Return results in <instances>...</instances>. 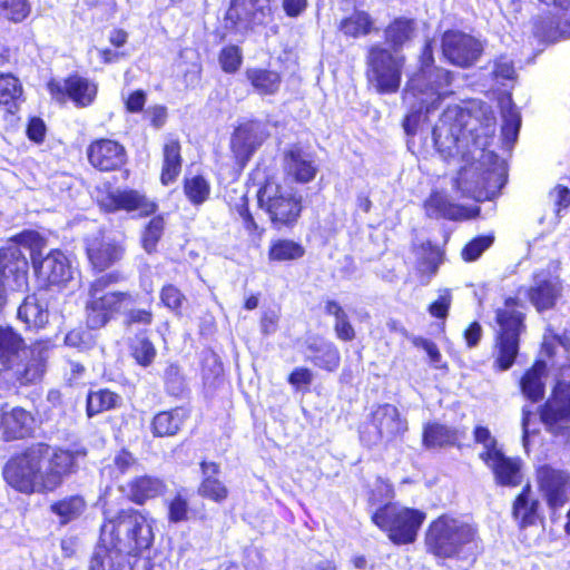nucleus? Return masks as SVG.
<instances>
[{"mask_svg":"<svg viewBox=\"0 0 570 570\" xmlns=\"http://www.w3.org/2000/svg\"><path fill=\"white\" fill-rule=\"evenodd\" d=\"M495 132V117L492 109L480 106L473 115L459 106L448 107L433 128V140L438 151L444 157L464 156L472 142L482 153L484 160L494 159V171H504V164L493 153L485 151Z\"/></svg>","mask_w":570,"mask_h":570,"instance_id":"f257e3e1","label":"nucleus"},{"mask_svg":"<svg viewBox=\"0 0 570 570\" xmlns=\"http://www.w3.org/2000/svg\"><path fill=\"white\" fill-rule=\"evenodd\" d=\"M79 454L38 444L11 459L3 469V476L10 487L22 493L52 492L76 471Z\"/></svg>","mask_w":570,"mask_h":570,"instance_id":"f03ea898","label":"nucleus"},{"mask_svg":"<svg viewBox=\"0 0 570 570\" xmlns=\"http://www.w3.org/2000/svg\"><path fill=\"white\" fill-rule=\"evenodd\" d=\"M433 56L430 45H426L420 58L421 67L406 82L403 92V102L409 108L404 127L410 132V126L416 125L423 111L429 114L451 94L450 72L433 66Z\"/></svg>","mask_w":570,"mask_h":570,"instance_id":"7ed1b4c3","label":"nucleus"},{"mask_svg":"<svg viewBox=\"0 0 570 570\" xmlns=\"http://www.w3.org/2000/svg\"><path fill=\"white\" fill-rule=\"evenodd\" d=\"M100 530V543L130 552L148 549L154 541L151 524L140 512L128 509L105 510Z\"/></svg>","mask_w":570,"mask_h":570,"instance_id":"20e7f679","label":"nucleus"},{"mask_svg":"<svg viewBox=\"0 0 570 570\" xmlns=\"http://www.w3.org/2000/svg\"><path fill=\"white\" fill-rule=\"evenodd\" d=\"M476 528L459 518L441 515L425 533L428 552L440 559L463 558L478 547Z\"/></svg>","mask_w":570,"mask_h":570,"instance_id":"39448f33","label":"nucleus"},{"mask_svg":"<svg viewBox=\"0 0 570 570\" xmlns=\"http://www.w3.org/2000/svg\"><path fill=\"white\" fill-rule=\"evenodd\" d=\"M48 343H36L29 351L30 358L23 363L21 355H27L23 338L9 326H0V363L12 371V376L21 384L38 381L45 373L48 357Z\"/></svg>","mask_w":570,"mask_h":570,"instance_id":"423d86ee","label":"nucleus"},{"mask_svg":"<svg viewBox=\"0 0 570 570\" xmlns=\"http://www.w3.org/2000/svg\"><path fill=\"white\" fill-rule=\"evenodd\" d=\"M494 363L501 371L509 370L519 352V336L523 331V314L517 308V301L509 298L497 309Z\"/></svg>","mask_w":570,"mask_h":570,"instance_id":"0eeeda50","label":"nucleus"},{"mask_svg":"<svg viewBox=\"0 0 570 570\" xmlns=\"http://www.w3.org/2000/svg\"><path fill=\"white\" fill-rule=\"evenodd\" d=\"M425 519V512L397 503H386L372 514L374 524L399 546L413 543Z\"/></svg>","mask_w":570,"mask_h":570,"instance_id":"6e6552de","label":"nucleus"},{"mask_svg":"<svg viewBox=\"0 0 570 570\" xmlns=\"http://www.w3.org/2000/svg\"><path fill=\"white\" fill-rule=\"evenodd\" d=\"M119 281V274L109 273L96 278L89 287V298L86 304L87 324L90 328L104 327L121 308L132 302V296L126 292H108L107 288Z\"/></svg>","mask_w":570,"mask_h":570,"instance_id":"1a4fd4ad","label":"nucleus"},{"mask_svg":"<svg viewBox=\"0 0 570 570\" xmlns=\"http://www.w3.org/2000/svg\"><path fill=\"white\" fill-rule=\"evenodd\" d=\"M259 207L277 226H293L298 220L303 206L302 196L292 187L268 179L257 193Z\"/></svg>","mask_w":570,"mask_h":570,"instance_id":"9d476101","label":"nucleus"},{"mask_svg":"<svg viewBox=\"0 0 570 570\" xmlns=\"http://www.w3.org/2000/svg\"><path fill=\"white\" fill-rule=\"evenodd\" d=\"M370 82L379 92H396L401 83L404 57L393 55L381 46H372L367 55Z\"/></svg>","mask_w":570,"mask_h":570,"instance_id":"9b49d317","label":"nucleus"},{"mask_svg":"<svg viewBox=\"0 0 570 570\" xmlns=\"http://www.w3.org/2000/svg\"><path fill=\"white\" fill-rule=\"evenodd\" d=\"M32 267L43 287L65 288L76 282L77 268L61 250H51L46 256L32 254Z\"/></svg>","mask_w":570,"mask_h":570,"instance_id":"f8f14e48","label":"nucleus"},{"mask_svg":"<svg viewBox=\"0 0 570 570\" xmlns=\"http://www.w3.org/2000/svg\"><path fill=\"white\" fill-rule=\"evenodd\" d=\"M97 202L106 212H138L140 216H148L157 210L156 203L134 189H115L107 186L98 189Z\"/></svg>","mask_w":570,"mask_h":570,"instance_id":"ddd939ff","label":"nucleus"},{"mask_svg":"<svg viewBox=\"0 0 570 570\" xmlns=\"http://www.w3.org/2000/svg\"><path fill=\"white\" fill-rule=\"evenodd\" d=\"M268 136L267 126L262 122L240 124L230 138V149L237 163L245 166Z\"/></svg>","mask_w":570,"mask_h":570,"instance_id":"4468645a","label":"nucleus"},{"mask_svg":"<svg viewBox=\"0 0 570 570\" xmlns=\"http://www.w3.org/2000/svg\"><path fill=\"white\" fill-rule=\"evenodd\" d=\"M371 426L375 430L374 435L366 431L362 432V439L370 444L383 439L391 441L403 435L407 430L406 421L401 417L399 410L391 404L379 406L373 412Z\"/></svg>","mask_w":570,"mask_h":570,"instance_id":"2eb2a0df","label":"nucleus"},{"mask_svg":"<svg viewBox=\"0 0 570 570\" xmlns=\"http://www.w3.org/2000/svg\"><path fill=\"white\" fill-rule=\"evenodd\" d=\"M272 0H233L226 19L239 28L267 24L273 20Z\"/></svg>","mask_w":570,"mask_h":570,"instance_id":"dca6fc26","label":"nucleus"},{"mask_svg":"<svg viewBox=\"0 0 570 570\" xmlns=\"http://www.w3.org/2000/svg\"><path fill=\"white\" fill-rule=\"evenodd\" d=\"M444 57L453 65L469 67L476 61L482 51L481 43L466 33L448 31L442 39Z\"/></svg>","mask_w":570,"mask_h":570,"instance_id":"f3484780","label":"nucleus"},{"mask_svg":"<svg viewBox=\"0 0 570 570\" xmlns=\"http://www.w3.org/2000/svg\"><path fill=\"white\" fill-rule=\"evenodd\" d=\"M48 89L56 100L63 101L68 96L80 107L90 105L97 95V86L79 76L69 77L63 82L50 81Z\"/></svg>","mask_w":570,"mask_h":570,"instance_id":"a211bd4d","label":"nucleus"},{"mask_svg":"<svg viewBox=\"0 0 570 570\" xmlns=\"http://www.w3.org/2000/svg\"><path fill=\"white\" fill-rule=\"evenodd\" d=\"M541 419L548 429L559 433L570 421V385L559 382L541 413Z\"/></svg>","mask_w":570,"mask_h":570,"instance_id":"6ab92c4d","label":"nucleus"},{"mask_svg":"<svg viewBox=\"0 0 570 570\" xmlns=\"http://www.w3.org/2000/svg\"><path fill=\"white\" fill-rule=\"evenodd\" d=\"M538 482L551 508L557 509L564 504L570 491L567 474L549 466H542L538 471Z\"/></svg>","mask_w":570,"mask_h":570,"instance_id":"aec40b11","label":"nucleus"},{"mask_svg":"<svg viewBox=\"0 0 570 570\" xmlns=\"http://www.w3.org/2000/svg\"><path fill=\"white\" fill-rule=\"evenodd\" d=\"M88 159L99 170H115L125 164L126 151L115 140L99 139L91 142L88 147Z\"/></svg>","mask_w":570,"mask_h":570,"instance_id":"412c9836","label":"nucleus"},{"mask_svg":"<svg viewBox=\"0 0 570 570\" xmlns=\"http://www.w3.org/2000/svg\"><path fill=\"white\" fill-rule=\"evenodd\" d=\"M480 458L492 470L495 480L501 485L517 487L521 483V462L507 458L501 450L481 453Z\"/></svg>","mask_w":570,"mask_h":570,"instance_id":"4be33fe9","label":"nucleus"},{"mask_svg":"<svg viewBox=\"0 0 570 570\" xmlns=\"http://www.w3.org/2000/svg\"><path fill=\"white\" fill-rule=\"evenodd\" d=\"M35 419L21 407L0 409V440L22 439L32 431Z\"/></svg>","mask_w":570,"mask_h":570,"instance_id":"5701e85b","label":"nucleus"},{"mask_svg":"<svg viewBox=\"0 0 570 570\" xmlns=\"http://www.w3.org/2000/svg\"><path fill=\"white\" fill-rule=\"evenodd\" d=\"M124 254L121 244L110 237L94 238L88 243L87 256L91 266L102 272L118 262Z\"/></svg>","mask_w":570,"mask_h":570,"instance_id":"b1692460","label":"nucleus"},{"mask_svg":"<svg viewBox=\"0 0 570 570\" xmlns=\"http://www.w3.org/2000/svg\"><path fill=\"white\" fill-rule=\"evenodd\" d=\"M283 166L287 177L302 184L313 180L317 173L313 157L298 147L285 151Z\"/></svg>","mask_w":570,"mask_h":570,"instance_id":"393cba45","label":"nucleus"},{"mask_svg":"<svg viewBox=\"0 0 570 570\" xmlns=\"http://www.w3.org/2000/svg\"><path fill=\"white\" fill-rule=\"evenodd\" d=\"M561 293L560 281L549 272H540L534 276V284L529 291L532 304L539 309L552 307Z\"/></svg>","mask_w":570,"mask_h":570,"instance_id":"a878e982","label":"nucleus"},{"mask_svg":"<svg viewBox=\"0 0 570 570\" xmlns=\"http://www.w3.org/2000/svg\"><path fill=\"white\" fill-rule=\"evenodd\" d=\"M499 104L502 115V145L503 148L509 151L517 141L521 127V116L509 95L502 96Z\"/></svg>","mask_w":570,"mask_h":570,"instance_id":"bb28decb","label":"nucleus"},{"mask_svg":"<svg viewBox=\"0 0 570 570\" xmlns=\"http://www.w3.org/2000/svg\"><path fill=\"white\" fill-rule=\"evenodd\" d=\"M547 373V364L543 361L535 362L533 366L524 373L520 385L527 399L537 402L543 397Z\"/></svg>","mask_w":570,"mask_h":570,"instance_id":"cd10ccee","label":"nucleus"},{"mask_svg":"<svg viewBox=\"0 0 570 570\" xmlns=\"http://www.w3.org/2000/svg\"><path fill=\"white\" fill-rule=\"evenodd\" d=\"M27 262L22 256L19 247L11 246L0 249V275L8 278L9 275H14L19 285L26 284Z\"/></svg>","mask_w":570,"mask_h":570,"instance_id":"c85d7f7f","label":"nucleus"},{"mask_svg":"<svg viewBox=\"0 0 570 570\" xmlns=\"http://www.w3.org/2000/svg\"><path fill=\"white\" fill-rule=\"evenodd\" d=\"M202 471L204 479L198 488V494L215 502L224 501L228 495V490L216 478L219 471L218 465L216 463L203 462Z\"/></svg>","mask_w":570,"mask_h":570,"instance_id":"c756f323","label":"nucleus"},{"mask_svg":"<svg viewBox=\"0 0 570 570\" xmlns=\"http://www.w3.org/2000/svg\"><path fill=\"white\" fill-rule=\"evenodd\" d=\"M245 76L254 91L261 96L275 95L282 83L278 72L263 68H248Z\"/></svg>","mask_w":570,"mask_h":570,"instance_id":"7c9ffc66","label":"nucleus"},{"mask_svg":"<svg viewBox=\"0 0 570 570\" xmlns=\"http://www.w3.org/2000/svg\"><path fill=\"white\" fill-rule=\"evenodd\" d=\"M47 306L36 295L24 298L18 308V318L28 327L41 328L48 323Z\"/></svg>","mask_w":570,"mask_h":570,"instance_id":"2f4dec72","label":"nucleus"},{"mask_svg":"<svg viewBox=\"0 0 570 570\" xmlns=\"http://www.w3.org/2000/svg\"><path fill=\"white\" fill-rule=\"evenodd\" d=\"M165 489L166 485L163 480L149 475L136 478L129 483L130 498L138 504L163 494Z\"/></svg>","mask_w":570,"mask_h":570,"instance_id":"473e14b6","label":"nucleus"},{"mask_svg":"<svg viewBox=\"0 0 570 570\" xmlns=\"http://www.w3.org/2000/svg\"><path fill=\"white\" fill-rule=\"evenodd\" d=\"M424 208L426 215L431 218H448V219H460L462 218V208L451 203L445 194L433 193L425 200Z\"/></svg>","mask_w":570,"mask_h":570,"instance_id":"72a5a7b5","label":"nucleus"},{"mask_svg":"<svg viewBox=\"0 0 570 570\" xmlns=\"http://www.w3.org/2000/svg\"><path fill=\"white\" fill-rule=\"evenodd\" d=\"M416 35V24L414 20L406 18L395 19L385 29V39L394 50L401 49L410 42Z\"/></svg>","mask_w":570,"mask_h":570,"instance_id":"f704fd0d","label":"nucleus"},{"mask_svg":"<svg viewBox=\"0 0 570 570\" xmlns=\"http://www.w3.org/2000/svg\"><path fill=\"white\" fill-rule=\"evenodd\" d=\"M125 550L100 543L90 562V570H122L125 568Z\"/></svg>","mask_w":570,"mask_h":570,"instance_id":"c9c22d12","label":"nucleus"},{"mask_svg":"<svg viewBox=\"0 0 570 570\" xmlns=\"http://www.w3.org/2000/svg\"><path fill=\"white\" fill-rule=\"evenodd\" d=\"M181 169L180 145L178 140L169 139L164 146V161L161 169V183L169 185L173 183Z\"/></svg>","mask_w":570,"mask_h":570,"instance_id":"e433bc0d","label":"nucleus"},{"mask_svg":"<svg viewBox=\"0 0 570 570\" xmlns=\"http://www.w3.org/2000/svg\"><path fill=\"white\" fill-rule=\"evenodd\" d=\"M539 502L531 497L529 485L518 495L513 503V517L524 528L535 522Z\"/></svg>","mask_w":570,"mask_h":570,"instance_id":"4c0bfd02","label":"nucleus"},{"mask_svg":"<svg viewBox=\"0 0 570 570\" xmlns=\"http://www.w3.org/2000/svg\"><path fill=\"white\" fill-rule=\"evenodd\" d=\"M374 28V21L365 11H355L341 20L340 31L346 37L358 38L368 35Z\"/></svg>","mask_w":570,"mask_h":570,"instance_id":"58836bf2","label":"nucleus"},{"mask_svg":"<svg viewBox=\"0 0 570 570\" xmlns=\"http://www.w3.org/2000/svg\"><path fill=\"white\" fill-rule=\"evenodd\" d=\"M86 501L80 495L63 498L51 504V511L59 517L61 523H68L79 518L86 510Z\"/></svg>","mask_w":570,"mask_h":570,"instance_id":"ea45409f","label":"nucleus"},{"mask_svg":"<svg viewBox=\"0 0 570 570\" xmlns=\"http://www.w3.org/2000/svg\"><path fill=\"white\" fill-rule=\"evenodd\" d=\"M167 519L170 523L187 522L193 512L189 499L184 490L177 491L174 495L165 499Z\"/></svg>","mask_w":570,"mask_h":570,"instance_id":"a19ab883","label":"nucleus"},{"mask_svg":"<svg viewBox=\"0 0 570 570\" xmlns=\"http://www.w3.org/2000/svg\"><path fill=\"white\" fill-rule=\"evenodd\" d=\"M304 247L292 239H276L271 243L268 258L272 262L295 261L303 257Z\"/></svg>","mask_w":570,"mask_h":570,"instance_id":"79ce46f5","label":"nucleus"},{"mask_svg":"<svg viewBox=\"0 0 570 570\" xmlns=\"http://www.w3.org/2000/svg\"><path fill=\"white\" fill-rule=\"evenodd\" d=\"M120 403L121 397L109 390L95 391L89 393L87 397V413L89 416H94L104 411L115 409Z\"/></svg>","mask_w":570,"mask_h":570,"instance_id":"37998d69","label":"nucleus"},{"mask_svg":"<svg viewBox=\"0 0 570 570\" xmlns=\"http://www.w3.org/2000/svg\"><path fill=\"white\" fill-rule=\"evenodd\" d=\"M419 269L422 273L434 274L442 262V253L439 247L430 242H423L415 247Z\"/></svg>","mask_w":570,"mask_h":570,"instance_id":"c03bdc74","label":"nucleus"},{"mask_svg":"<svg viewBox=\"0 0 570 570\" xmlns=\"http://www.w3.org/2000/svg\"><path fill=\"white\" fill-rule=\"evenodd\" d=\"M314 351L309 360L321 368L335 371L340 365L338 350L332 343H321L318 346H309Z\"/></svg>","mask_w":570,"mask_h":570,"instance_id":"a18cd8bd","label":"nucleus"},{"mask_svg":"<svg viewBox=\"0 0 570 570\" xmlns=\"http://www.w3.org/2000/svg\"><path fill=\"white\" fill-rule=\"evenodd\" d=\"M325 312L335 317L334 328L337 337L343 341H352L355 332L342 306L335 301H328L325 305Z\"/></svg>","mask_w":570,"mask_h":570,"instance_id":"49530a36","label":"nucleus"},{"mask_svg":"<svg viewBox=\"0 0 570 570\" xmlns=\"http://www.w3.org/2000/svg\"><path fill=\"white\" fill-rule=\"evenodd\" d=\"M183 417L178 410L158 413L153 421L154 434L157 436H170L178 432Z\"/></svg>","mask_w":570,"mask_h":570,"instance_id":"de8ad7c7","label":"nucleus"},{"mask_svg":"<svg viewBox=\"0 0 570 570\" xmlns=\"http://www.w3.org/2000/svg\"><path fill=\"white\" fill-rule=\"evenodd\" d=\"M184 193L193 205H200L208 199L210 185L208 180L200 175L186 177Z\"/></svg>","mask_w":570,"mask_h":570,"instance_id":"09e8293b","label":"nucleus"},{"mask_svg":"<svg viewBox=\"0 0 570 570\" xmlns=\"http://www.w3.org/2000/svg\"><path fill=\"white\" fill-rule=\"evenodd\" d=\"M423 440L426 446H443L451 444L456 440L453 430L441 424H430L424 430Z\"/></svg>","mask_w":570,"mask_h":570,"instance_id":"8fccbe9b","label":"nucleus"},{"mask_svg":"<svg viewBox=\"0 0 570 570\" xmlns=\"http://www.w3.org/2000/svg\"><path fill=\"white\" fill-rule=\"evenodd\" d=\"M30 11L31 6L27 0H0V16L12 22L23 21Z\"/></svg>","mask_w":570,"mask_h":570,"instance_id":"3c124183","label":"nucleus"},{"mask_svg":"<svg viewBox=\"0 0 570 570\" xmlns=\"http://www.w3.org/2000/svg\"><path fill=\"white\" fill-rule=\"evenodd\" d=\"M22 95V86L18 78L10 73H0V104H14Z\"/></svg>","mask_w":570,"mask_h":570,"instance_id":"603ef678","label":"nucleus"},{"mask_svg":"<svg viewBox=\"0 0 570 570\" xmlns=\"http://www.w3.org/2000/svg\"><path fill=\"white\" fill-rule=\"evenodd\" d=\"M165 227V222L161 216L154 217L146 226L142 233V247L146 252L153 253L156 249V245L160 239Z\"/></svg>","mask_w":570,"mask_h":570,"instance_id":"864d4df0","label":"nucleus"},{"mask_svg":"<svg viewBox=\"0 0 570 570\" xmlns=\"http://www.w3.org/2000/svg\"><path fill=\"white\" fill-rule=\"evenodd\" d=\"M219 65L227 73L236 72L243 61L242 51L237 46L224 47L219 52Z\"/></svg>","mask_w":570,"mask_h":570,"instance_id":"5fc2aeb1","label":"nucleus"},{"mask_svg":"<svg viewBox=\"0 0 570 570\" xmlns=\"http://www.w3.org/2000/svg\"><path fill=\"white\" fill-rule=\"evenodd\" d=\"M132 356L138 364L148 366L156 356V350L153 343L147 338H139L132 345Z\"/></svg>","mask_w":570,"mask_h":570,"instance_id":"6e6d98bb","label":"nucleus"},{"mask_svg":"<svg viewBox=\"0 0 570 570\" xmlns=\"http://www.w3.org/2000/svg\"><path fill=\"white\" fill-rule=\"evenodd\" d=\"M492 236H480L472 239L462 249V258L465 262H473L478 259L481 254L492 245Z\"/></svg>","mask_w":570,"mask_h":570,"instance_id":"4d7b16f0","label":"nucleus"},{"mask_svg":"<svg viewBox=\"0 0 570 570\" xmlns=\"http://www.w3.org/2000/svg\"><path fill=\"white\" fill-rule=\"evenodd\" d=\"M548 200L554 213V222H557L561 210L570 205V189L566 186L557 185L550 190Z\"/></svg>","mask_w":570,"mask_h":570,"instance_id":"13d9d810","label":"nucleus"},{"mask_svg":"<svg viewBox=\"0 0 570 570\" xmlns=\"http://www.w3.org/2000/svg\"><path fill=\"white\" fill-rule=\"evenodd\" d=\"M452 303V294L450 289H441L439 292L438 298L430 304L429 313L431 316L436 318H446L450 306Z\"/></svg>","mask_w":570,"mask_h":570,"instance_id":"bf43d9fd","label":"nucleus"},{"mask_svg":"<svg viewBox=\"0 0 570 570\" xmlns=\"http://www.w3.org/2000/svg\"><path fill=\"white\" fill-rule=\"evenodd\" d=\"M160 299L166 307L174 312H178L185 301V296L177 287L166 285L161 289Z\"/></svg>","mask_w":570,"mask_h":570,"instance_id":"052dcab7","label":"nucleus"},{"mask_svg":"<svg viewBox=\"0 0 570 570\" xmlns=\"http://www.w3.org/2000/svg\"><path fill=\"white\" fill-rule=\"evenodd\" d=\"M412 343L414 344V346L422 348L426 352L432 364H434L438 367L440 366L442 356L435 343L423 337H414L412 340Z\"/></svg>","mask_w":570,"mask_h":570,"instance_id":"680f3d73","label":"nucleus"},{"mask_svg":"<svg viewBox=\"0 0 570 570\" xmlns=\"http://www.w3.org/2000/svg\"><path fill=\"white\" fill-rule=\"evenodd\" d=\"M493 76L495 79L512 80L515 76L512 62L507 58L497 60L493 68Z\"/></svg>","mask_w":570,"mask_h":570,"instance_id":"e2e57ef3","label":"nucleus"},{"mask_svg":"<svg viewBox=\"0 0 570 570\" xmlns=\"http://www.w3.org/2000/svg\"><path fill=\"white\" fill-rule=\"evenodd\" d=\"M474 439L478 443L483 444L484 451L482 453H489L492 450L500 451V449L497 448L495 439L491 435L490 431L484 426L475 428Z\"/></svg>","mask_w":570,"mask_h":570,"instance_id":"0e129e2a","label":"nucleus"},{"mask_svg":"<svg viewBox=\"0 0 570 570\" xmlns=\"http://www.w3.org/2000/svg\"><path fill=\"white\" fill-rule=\"evenodd\" d=\"M153 322V313L146 308H132L126 314V323L128 325L139 324L149 325Z\"/></svg>","mask_w":570,"mask_h":570,"instance_id":"69168bd1","label":"nucleus"},{"mask_svg":"<svg viewBox=\"0 0 570 570\" xmlns=\"http://www.w3.org/2000/svg\"><path fill=\"white\" fill-rule=\"evenodd\" d=\"M146 115L155 128H160L166 122L167 109L164 106H153L146 110Z\"/></svg>","mask_w":570,"mask_h":570,"instance_id":"338daca9","label":"nucleus"},{"mask_svg":"<svg viewBox=\"0 0 570 570\" xmlns=\"http://www.w3.org/2000/svg\"><path fill=\"white\" fill-rule=\"evenodd\" d=\"M137 463L136 459L128 451H120L114 459V464L119 471V474L128 471L132 465Z\"/></svg>","mask_w":570,"mask_h":570,"instance_id":"774afa93","label":"nucleus"}]
</instances>
